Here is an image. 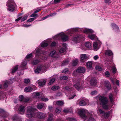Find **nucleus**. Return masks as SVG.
Listing matches in <instances>:
<instances>
[{"label": "nucleus", "instance_id": "obj_6", "mask_svg": "<svg viewBox=\"0 0 121 121\" xmlns=\"http://www.w3.org/2000/svg\"><path fill=\"white\" fill-rule=\"evenodd\" d=\"M99 111L100 114L102 115L103 117L105 118H107L109 117V112H105L101 109H99Z\"/></svg>", "mask_w": 121, "mask_h": 121}, {"label": "nucleus", "instance_id": "obj_62", "mask_svg": "<svg viewBox=\"0 0 121 121\" xmlns=\"http://www.w3.org/2000/svg\"><path fill=\"white\" fill-rule=\"evenodd\" d=\"M79 29V28H74L73 29V30L74 31L77 32L78 31H79V30H78Z\"/></svg>", "mask_w": 121, "mask_h": 121}, {"label": "nucleus", "instance_id": "obj_45", "mask_svg": "<svg viewBox=\"0 0 121 121\" xmlns=\"http://www.w3.org/2000/svg\"><path fill=\"white\" fill-rule=\"evenodd\" d=\"M68 78L67 76H63L60 77V79H61L63 80H67Z\"/></svg>", "mask_w": 121, "mask_h": 121}, {"label": "nucleus", "instance_id": "obj_59", "mask_svg": "<svg viewBox=\"0 0 121 121\" xmlns=\"http://www.w3.org/2000/svg\"><path fill=\"white\" fill-rule=\"evenodd\" d=\"M105 62L106 64L107 65L109 66V65L110 63L108 60H106L105 61Z\"/></svg>", "mask_w": 121, "mask_h": 121}, {"label": "nucleus", "instance_id": "obj_8", "mask_svg": "<svg viewBox=\"0 0 121 121\" xmlns=\"http://www.w3.org/2000/svg\"><path fill=\"white\" fill-rule=\"evenodd\" d=\"M49 55L52 57L56 58H58L59 57L58 53L55 50L51 52L49 54Z\"/></svg>", "mask_w": 121, "mask_h": 121}, {"label": "nucleus", "instance_id": "obj_35", "mask_svg": "<svg viewBox=\"0 0 121 121\" xmlns=\"http://www.w3.org/2000/svg\"><path fill=\"white\" fill-rule=\"evenodd\" d=\"M86 104V102L84 100L81 101L79 103V105L82 106L85 105Z\"/></svg>", "mask_w": 121, "mask_h": 121}, {"label": "nucleus", "instance_id": "obj_37", "mask_svg": "<svg viewBox=\"0 0 121 121\" xmlns=\"http://www.w3.org/2000/svg\"><path fill=\"white\" fill-rule=\"evenodd\" d=\"M69 62V61L68 60H65L63 61L62 62V65H67Z\"/></svg>", "mask_w": 121, "mask_h": 121}, {"label": "nucleus", "instance_id": "obj_41", "mask_svg": "<svg viewBox=\"0 0 121 121\" xmlns=\"http://www.w3.org/2000/svg\"><path fill=\"white\" fill-rule=\"evenodd\" d=\"M55 78H53L50 80L49 82L48 83V84L49 85H51L52 84L55 80Z\"/></svg>", "mask_w": 121, "mask_h": 121}, {"label": "nucleus", "instance_id": "obj_42", "mask_svg": "<svg viewBox=\"0 0 121 121\" xmlns=\"http://www.w3.org/2000/svg\"><path fill=\"white\" fill-rule=\"evenodd\" d=\"M64 89L66 91H69L71 90V87L69 86H66L65 87Z\"/></svg>", "mask_w": 121, "mask_h": 121}, {"label": "nucleus", "instance_id": "obj_10", "mask_svg": "<svg viewBox=\"0 0 121 121\" xmlns=\"http://www.w3.org/2000/svg\"><path fill=\"white\" fill-rule=\"evenodd\" d=\"M35 113V115H36L37 117L40 119H44L45 118V114L43 113L42 112H39Z\"/></svg>", "mask_w": 121, "mask_h": 121}, {"label": "nucleus", "instance_id": "obj_18", "mask_svg": "<svg viewBox=\"0 0 121 121\" xmlns=\"http://www.w3.org/2000/svg\"><path fill=\"white\" fill-rule=\"evenodd\" d=\"M24 108L25 107L22 105H21L18 108V110L20 114H24L25 110Z\"/></svg>", "mask_w": 121, "mask_h": 121}, {"label": "nucleus", "instance_id": "obj_11", "mask_svg": "<svg viewBox=\"0 0 121 121\" xmlns=\"http://www.w3.org/2000/svg\"><path fill=\"white\" fill-rule=\"evenodd\" d=\"M82 36L81 35H78L75 37L73 39V40L75 42H79L80 41Z\"/></svg>", "mask_w": 121, "mask_h": 121}, {"label": "nucleus", "instance_id": "obj_24", "mask_svg": "<svg viewBox=\"0 0 121 121\" xmlns=\"http://www.w3.org/2000/svg\"><path fill=\"white\" fill-rule=\"evenodd\" d=\"M39 62V60L36 59H34L31 61L32 64L33 65H36Z\"/></svg>", "mask_w": 121, "mask_h": 121}, {"label": "nucleus", "instance_id": "obj_29", "mask_svg": "<svg viewBox=\"0 0 121 121\" xmlns=\"http://www.w3.org/2000/svg\"><path fill=\"white\" fill-rule=\"evenodd\" d=\"M41 71L40 67V66H39L37 67V69L34 70V71L35 73H41Z\"/></svg>", "mask_w": 121, "mask_h": 121}, {"label": "nucleus", "instance_id": "obj_28", "mask_svg": "<svg viewBox=\"0 0 121 121\" xmlns=\"http://www.w3.org/2000/svg\"><path fill=\"white\" fill-rule=\"evenodd\" d=\"M44 104L43 103H39L37 106V108L39 109H40L43 108L44 107Z\"/></svg>", "mask_w": 121, "mask_h": 121}, {"label": "nucleus", "instance_id": "obj_56", "mask_svg": "<svg viewBox=\"0 0 121 121\" xmlns=\"http://www.w3.org/2000/svg\"><path fill=\"white\" fill-rule=\"evenodd\" d=\"M35 19V18H32L29 19L27 21V22H30L32 21H33Z\"/></svg>", "mask_w": 121, "mask_h": 121}, {"label": "nucleus", "instance_id": "obj_34", "mask_svg": "<svg viewBox=\"0 0 121 121\" xmlns=\"http://www.w3.org/2000/svg\"><path fill=\"white\" fill-rule=\"evenodd\" d=\"M54 1L52 0V1L49 3L50 4H58L61 1V0H53Z\"/></svg>", "mask_w": 121, "mask_h": 121}, {"label": "nucleus", "instance_id": "obj_50", "mask_svg": "<svg viewBox=\"0 0 121 121\" xmlns=\"http://www.w3.org/2000/svg\"><path fill=\"white\" fill-rule=\"evenodd\" d=\"M41 100L43 101H48V98H45V97H44L41 98Z\"/></svg>", "mask_w": 121, "mask_h": 121}, {"label": "nucleus", "instance_id": "obj_36", "mask_svg": "<svg viewBox=\"0 0 121 121\" xmlns=\"http://www.w3.org/2000/svg\"><path fill=\"white\" fill-rule=\"evenodd\" d=\"M56 104L58 105L62 106L64 104V102L61 101L59 100L57 101Z\"/></svg>", "mask_w": 121, "mask_h": 121}, {"label": "nucleus", "instance_id": "obj_49", "mask_svg": "<svg viewBox=\"0 0 121 121\" xmlns=\"http://www.w3.org/2000/svg\"><path fill=\"white\" fill-rule=\"evenodd\" d=\"M112 72L113 73H115L117 71V69L115 67H113L112 69Z\"/></svg>", "mask_w": 121, "mask_h": 121}, {"label": "nucleus", "instance_id": "obj_23", "mask_svg": "<svg viewBox=\"0 0 121 121\" xmlns=\"http://www.w3.org/2000/svg\"><path fill=\"white\" fill-rule=\"evenodd\" d=\"M18 65H17L15 67H13L10 71L11 73L13 74L18 69Z\"/></svg>", "mask_w": 121, "mask_h": 121}, {"label": "nucleus", "instance_id": "obj_51", "mask_svg": "<svg viewBox=\"0 0 121 121\" xmlns=\"http://www.w3.org/2000/svg\"><path fill=\"white\" fill-rule=\"evenodd\" d=\"M38 15L37 14H36L35 13H33L31 14L30 16V17H38Z\"/></svg>", "mask_w": 121, "mask_h": 121}, {"label": "nucleus", "instance_id": "obj_20", "mask_svg": "<svg viewBox=\"0 0 121 121\" xmlns=\"http://www.w3.org/2000/svg\"><path fill=\"white\" fill-rule=\"evenodd\" d=\"M105 86L108 89H110L111 87L109 82L108 81H105L104 82Z\"/></svg>", "mask_w": 121, "mask_h": 121}, {"label": "nucleus", "instance_id": "obj_57", "mask_svg": "<svg viewBox=\"0 0 121 121\" xmlns=\"http://www.w3.org/2000/svg\"><path fill=\"white\" fill-rule=\"evenodd\" d=\"M27 17L26 16H24L22 18H21V21L22 22H23L26 20L27 18Z\"/></svg>", "mask_w": 121, "mask_h": 121}, {"label": "nucleus", "instance_id": "obj_19", "mask_svg": "<svg viewBox=\"0 0 121 121\" xmlns=\"http://www.w3.org/2000/svg\"><path fill=\"white\" fill-rule=\"evenodd\" d=\"M105 55L107 56H109L113 55V54L112 51L109 50H106L105 53Z\"/></svg>", "mask_w": 121, "mask_h": 121}, {"label": "nucleus", "instance_id": "obj_12", "mask_svg": "<svg viewBox=\"0 0 121 121\" xmlns=\"http://www.w3.org/2000/svg\"><path fill=\"white\" fill-rule=\"evenodd\" d=\"M99 45H98L97 42H95L93 44V47L94 48V51H96L98 50L99 48V46L101 44V42H99Z\"/></svg>", "mask_w": 121, "mask_h": 121}, {"label": "nucleus", "instance_id": "obj_16", "mask_svg": "<svg viewBox=\"0 0 121 121\" xmlns=\"http://www.w3.org/2000/svg\"><path fill=\"white\" fill-rule=\"evenodd\" d=\"M64 46L62 47L59 50V53H62L65 52L66 50V44L65 43L64 44Z\"/></svg>", "mask_w": 121, "mask_h": 121}, {"label": "nucleus", "instance_id": "obj_3", "mask_svg": "<svg viewBox=\"0 0 121 121\" xmlns=\"http://www.w3.org/2000/svg\"><path fill=\"white\" fill-rule=\"evenodd\" d=\"M6 6L7 10L11 12L15 10L16 6L13 0H9L7 2Z\"/></svg>", "mask_w": 121, "mask_h": 121}, {"label": "nucleus", "instance_id": "obj_61", "mask_svg": "<svg viewBox=\"0 0 121 121\" xmlns=\"http://www.w3.org/2000/svg\"><path fill=\"white\" fill-rule=\"evenodd\" d=\"M60 110L58 108H56V112L57 113H59L60 112Z\"/></svg>", "mask_w": 121, "mask_h": 121}, {"label": "nucleus", "instance_id": "obj_1", "mask_svg": "<svg viewBox=\"0 0 121 121\" xmlns=\"http://www.w3.org/2000/svg\"><path fill=\"white\" fill-rule=\"evenodd\" d=\"M79 114L81 117L89 121H95V120L93 117L92 115L89 113L87 110L82 109L79 112Z\"/></svg>", "mask_w": 121, "mask_h": 121}, {"label": "nucleus", "instance_id": "obj_21", "mask_svg": "<svg viewBox=\"0 0 121 121\" xmlns=\"http://www.w3.org/2000/svg\"><path fill=\"white\" fill-rule=\"evenodd\" d=\"M97 83V81L94 77L92 78L91 80V85H95Z\"/></svg>", "mask_w": 121, "mask_h": 121}, {"label": "nucleus", "instance_id": "obj_44", "mask_svg": "<svg viewBox=\"0 0 121 121\" xmlns=\"http://www.w3.org/2000/svg\"><path fill=\"white\" fill-rule=\"evenodd\" d=\"M33 95L35 97H38L40 95V93L39 92H35L33 93Z\"/></svg>", "mask_w": 121, "mask_h": 121}, {"label": "nucleus", "instance_id": "obj_63", "mask_svg": "<svg viewBox=\"0 0 121 121\" xmlns=\"http://www.w3.org/2000/svg\"><path fill=\"white\" fill-rule=\"evenodd\" d=\"M61 95V92H58L56 94V96H60Z\"/></svg>", "mask_w": 121, "mask_h": 121}, {"label": "nucleus", "instance_id": "obj_38", "mask_svg": "<svg viewBox=\"0 0 121 121\" xmlns=\"http://www.w3.org/2000/svg\"><path fill=\"white\" fill-rule=\"evenodd\" d=\"M85 45L86 47L88 48H91V44L89 42H87L85 44Z\"/></svg>", "mask_w": 121, "mask_h": 121}, {"label": "nucleus", "instance_id": "obj_31", "mask_svg": "<svg viewBox=\"0 0 121 121\" xmlns=\"http://www.w3.org/2000/svg\"><path fill=\"white\" fill-rule=\"evenodd\" d=\"M46 81L45 80H41L38 82V84L40 86H42L45 85Z\"/></svg>", "mask_w": 121, "mask_h": 121}, {"label": "nucleus", "instance_id": "obj_27", "mask_svg": "<svg viewBox=\"0 0 121 121\" xmlns=\"http://www.w3.org/2000/svg\"><path fill=\"white\" fill-rule=\"evenodd\" d=\"M81 57V60L82 61H83L86 60L87 57L86 54H82L80 56Z\"/></svg>", "mask_w": 121, "mask_h": 121}, {"label": "nucleus", "instance_id": "obj_58", "mask_svg": "<svg viewBox=\"0 0 121 121\" xmlns=\"http://www.w3.org/2000/svg\"><path fill=\"white\" fill-rule=\"evenodd\" d=\"M32 54L31 53L27 55L26 57L27 59H28L30 58L32 56Z\"/></svg>", "mask_w": 121, "mask_h": 121}, {"label": "nucleus", "instance_id": "obj_40", "mask_svg": "<svg viewBox=\"0 0 121 121\" xmlns=\"http://www.w3.org/2000/svg\"><path fill=\"white\" fill-rule=\"evenodd\" d=\"M59 86H53L51 88V89L53 91H56L59 89Z\"/></svg>", "mask_w": 121, "mask_h": 121}, {"label": "nucleus", "instance_id": "obj_30", "mask_svg": "<svg viewBox=\"0 0 121 121\" xmlns=\"http://www.w3.org/2000/svg\"><path fill=\"white\" fill-rule=\"evenodd\" d=\"M33 90L32 88L30 86H27L25 87L24 91L27 92H31Z\"/></svg>", "mask_w": 121, "mask_h": 121}, {"label": "nucleus", "instance_id": "obj_15", "mask_svg": "<svg viewBox=\"0 0 121 121\" xmlns=\"http://www.w3.org/2000/svg\"><path fill=\"white\" fill-rule=\"evenodd\" d=\"M74 86L76 89L79 91V90L82 88L83 87L82 84H81L79 82H78L74 85Z\"/></svg>", "mask_w": 121, "mask_h": 121}, {"label": "nucleus", "instance_id": "obj_39", "mask_svg": "<svg viewBox=\"0 0 121 121\" xmlns=\"http://www.w3.org/2000/svg\"><path fill=\"white\" fill-rule=\"evenodd\" d=\"M86 64L88 68L89 69L91 68L92 63L91 61L88 62L86 63Z\"/></svg>", "mask_w": 121, "mask_h": 121}, {"label": "nucleus", "instance_id": "obj_4", "mask_svg": "<svg viewBox=\"0 0 121 121\" xmlns=\"http://www.w3.org/2000/svg\"><path fill=\"white\" fill-rule=\"evenodd\" d=\"M35 115V111L32 108H28L27 110L26 116L29 118L27 120V121H32L30 118L34 117Z\"/></svg>", "mask_w": 121, "mask_h": 121}, {"label": "nucleus", "instance_id": "obj_13", "mask_svg": "<svg viewBox=\"0 0 121 121\" xmlns=\"http://www.w3.org/2000/svg\"><path fill=\"white\" fill-rule=\"evenodd\" d=\"M111 26L112 28L116 32H118L119 31V28L117 25L114 23H112Z\"/></svg>", "mask_w": 121, "mask_h": 121}, {"label": "nucleus", "instance_id": "obj_53", "mask_svg": "<svg viewBox=\"0 0 121 121\" xmlns=\"http://www.w3.org/2000/svg\"><path fill=\"white\" fill-rule=\"evenodd\" d=\"M8 82L7 81H6L4 83V86L5 88H6L8 87Z\"/></svg>", "mask_w": 121, "mask_h": 121}, {"label": "nucleus", "instance_id": "obj_54", "mask_svg": "<svg viewBox=\"0 0 121 121\" xmlns=\"http://www.w3.org/2000/svg\"><path fill=\"white\" fill-rule=\"evenodd\" d=\"M97 93V91L96 90L93 91L91 93V95H94L96 94Z\"/></svg>", "mask_w": 121, "mask_h": 121}, {"label": "nucleus", "instance_id": "obj_22", "mask_svg": "<svg viewBox=\"0 0 121 121\" xmlns=\"http://www.w3.org/2000/svg\"><path fill=\"white\" fill-rule=\"evenodd\" d=\"M82 30L84 33L86 34H88L89 33H93L94 32L92 30L86 28L83 29Z\"/></svg>", "mask_w": 121, "mask_h": 121}, {"label": "nucleus", "instance_id": "obj_46", "mask_svg": "<svg viewBox=\"0 0 121 121\" xmlns=\"http://www.w3.org/2000/svg\"><path fill=\"white\" fill-rule=\"evenodd\" d=\"M40 66L41 68V70L43 71H44L46 68V67L45 66H44L42 65H41Z\"/></svg>", "mask_w": 121, "mask_h": 121}, {"label": "nucleus", "instance_id": "obj_5", "mask_svg": "<svg viewBox=\"0 0 121 121\" xmlns=\"http://www.w3.org/2000/svg\"><path fill=\"white\" fill-rule=\"evenodd\" d=\"M56 39L60 38L63 41L65 42L68 39V36L64 34H59L56 36Z\"/></svg>", "mask_w": 121, "mask_h": 121}, {"label": "nucleus", "instance_id": "obj_55", "mask_svg": "<svg viewBox=\"0 0 121 121\" xmlns=\"http://www.w3.org/2000/svg\"><path fill=\"white\" fill-rule=\"evenodd\" d=\"M105 75L107 77H109L110 76V75L109 72L108 71L106 72L105 73Z\"/></svg>", "mask_w": 121, "mask_h": 121}, {"label": "nucleus", "instance_id": "obj_32", "mask_svg": "<svg viewBox=\"0 0 121 121\" xmlns=\"http://www.w3.org/2000/svg\"><path fill=\"white\" fill-rule=\"evenodd\" d=\"M92 40H93L95 39L96 36L94 34H91L88 36Z\"/></svg>", "mask_w": 121, "mask_h": 121}, {"label": "nucleus", "instance_id": "obj_60", "mask_svg": "<svg viewBox=\"0 0 121 121\" xmlns=\"http://www.w3.org/2000/svg\"><path fill=\"white\" fill-rule=\"evenodd\" d=\"M56 43L55 42H53L51 44V46L52 47L55 46H56Z\"/></svg>", "mask_w": 121, "mask_h": 121}, {"label": "nucleus", "instance_id": "obj_47", "mask_svg": "<svg viewBox=\"0 0 121 121\" xmlns=\"http://www.w3.org/2000/svg\"><path fill=\"white\" fill-rule=\"evenodd\" d=\"M24 82L25 83L28 84L29 83L30 80L29 79H24Z\"/></svg>", "mask_w": 121, "mask_h": 121}, {"label": "nucleus", "instance_id": "obj_7", "mask_svg": "<svg viewBox=\"0 0 121 121\" xmlns=\"http://www.w3.org/2000/svg\"><path fill=\"white\" fill-rule=\"evenodd\" d=\"M19 99L20 101H22L24 102H28L30 100L29 98L25 97L22 95L20 96Z\"/></svg>", "mask_w": 121, "mask_h": 121}, {"label": "nucleus", "instance_id": "obj_2", "mask_svg": "<svg viewBox=\"0 0 121 121\" xmlns=\"http://www.w3.org/2000/svg\"><path fill=\"white\" fill-rule=\"evenodd\" d=\"M99 99L100 104L102 106L103 108L107 110L109 109L107 105L108 100L106 97L103 96H100L99 97Z\"/></svg>", "mask_w": 121, "mask_h": 121}, {"label": "nucleus", "instance_id": "obj_33", "mask_svg": "<svg viewBox=\"0 0 121 121\" xmlns=\"http://www.w3.org/2000/svg\"><path fill=\"white\" fill-rule=\"evenodd\" d=\"M78 60L77 59L73 60L72 65L73 66H75L78 64Z\"/></svg>", "mask_w": 121, "mask_h": 121}, {"label": "nucleus", "instance_id": "obj_9", "mask_svg": "<svg viewBox=\"0 0 121 121\" xmlns=\"http://www.w3.org/2000/svg\"><path fill=\"white\" fill-rule=\"evenodd\" d=\"M76 71L77 72L84 73L85 72L86 69L84 67L79 66L77 68Z\"/></svg>", "mask_w": 121, "mask_h": 121}, {"label": "nucleus", "instance_id": "obj_25", "mask_svg": "<svg viewBox=\"0 0 121 121\" xmlns=\"http://www.w3.org/2000/svg\"><path fill=\"white\" fill-rule=\"evenodd\" d=\"M27 61L25 60L22 61V65L21 66V69L22 70H22L23 69V67L26 66L27 64Z\"/></svg>", "mask_w": 121, "mask_h": 121}, {"label": "nucleus", "instance_id": "obj_43", "mask_svg": "<svg viewBox=\"0 0 121 121\" xmlns=\"http://www.w3.org/2000/svg\"><path fill=\"white\" fill-rule=\"evenodd\" d=\"M48 45V43L45 42H42L41 43V46L42 47H47Z\"/></svg>", "mask_w": 121, "mask_h": 121}, {"label": "nucleus", "instance_id": "obj_17", "mask_svg": "<svg viewBox=\"0 0 121 121\" xmlns=\"http://www.w3.org/2000/svg\"><path fill=\"white\" fill-rule=\"evenodd\" d=\"M35 50H36V56H38V57H40V56H41L42 52L41 49L38 48L36 49Z\"/></svg>", "mask_w": 121, "mask_h": 121}, {"label": "nucleus", "instance_id": "obj_26", "mask_svg": "<svg viewBox=\"0 0 121 121\" xmlns=\"http://www.w3.org/2000/svg\"><path fill=\"white\" fill-rule=\"evenodd\" d=\"M13 119L16 121H22L20 117L17 116H15L12 118Z\"/></svg>", "mask_w": 121, "mask_h": 121}, {"label": "nucleus", "instance_id": "obj_52", "mask_svg": "<svg viewBox=\"0 0 121 121\" xmlns=\"http://www.w3.org/2000/svg\"><path fill=\"white\" fill-rule=\"evenodd\" d=\"M95 68L97 70L101 71V70H102V69L99 66H96Z\"/></svg>", "mask_w": 121, "mask_h": 121}, {"label": "nucleus", "instance_id": "obj_14", "mask_svg": "<svg viewBox=\"0 0 121 121\" xmlns=\"http://www.w3.org/2000/svg\"><path fill=\"white\" fill-rule=\"evenodd\" d=\"M0 113L3 114V115L2 116L3 118H5L9 115L8 112H5L4 110L1 108H0Z\"/></svg>", "mask_w": 121, "mask_h": 121}, {"label": "nucleus", "instance_id": "obj_64", "mask_svg": "<svg viewBox=\"0 0 121 121\" xmlns=\"http://www.w3.org/2000/svg\"><path fill=\"white\" fill-rule=\"evenodd\" d=\"M93 58L94 60H96L99 58V56L98 55L95 56Z\"/></svg>", "mask_w": 121, "mask_h": 121}, {"label": "nucleus", "instance_id": "obj_48", "mask_svg": "<svg viewBox=\"0 0 121 121\" xmlns=\"http://www.w3.org/2000/svg\"><path fill=\"white\" fill-rule=\"evenodd\" d=\"M113 95L112 94H110L109 96V98L111 102H112L113 101Z\"/></svg>", "mask_w": 121, "mask_h": 121}]
</instances>
